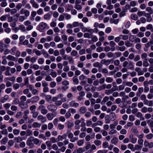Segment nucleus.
Returning <instances> with one entry per match:
<instances>
[{
  "label": "nucleus",
  "mask_w": 153,
  "mask_h": 153,
  "mask_svg": "<svg viewBox=\"0 0 153 153\" xmlns=\"http://www.w3.org/2000/svg\"><path fill=\"white\" fill-rule=\"evenodd\" d=\"M52 71L51 73V75L53 77H55L57 75V73L55 71H53V70H51Z\"/></svg>",
  "instance_id": "nucleus-63"
},
{
  "label": "nucleus",
  "mask_w": 153,
  "mask_h": 153,
  "mask_svg": "<svg viewBox=\"0 0 153 153\" xmlns=\"http://www.w3.org/2000/svg\"><path fill=\"white\" fill-rule=\"evenodd\" d=\"M45 143L47 147L49 148V149L50 150L51 149V148L50 147L52 145L51 142L49 141H46Z\"/></svg>",
  "instance_id": "nucleus-50"
},
{
  "label": "nucleus",
  "mask_w": 153,
  "mask_h": 153,
  "mask_svg": "<svg viewBox=\"0 0 153 153\" xmlns=\"http://www.w3.org/2000/svg\"><path fill=\"white\" fill-rule=\"evenodd\" d=\"M147 123L149 124V126L152 128H153V121L150 120L147 121Z\"/></svg>",
  "instance_id": "nucleus-35"
},
{
  "label": "nucleus",
  "mask_w": 153,
  "mask_h": 153,
  "mask_svg": "<svg viewBox=\"0 0 153 153\" xmlns=\"http://www.w3.org/2000/svg\"><path fill=\"white\" fill-rule=\"evenodd\" d=\"M131 19L134 20H136L138 18L137 15L132 14L131 16Z\"/></svg>",
  "instance_id": "nucleus-58"
},
{
  "label": "nucleus",
  "mask_w": 153,
  "mask_h": 153,
  "mask_svg": "<svg viewBox=\"0 0 153 153\" xmlns=\"http://www.w3.org/2000/svg\"><path fill=\"white\" fill-rule=\"evenodd\" d=\"M133 125V123L131 122H128L126 125L124 127L125 128H127L128 127H131Z\"/></svg>",
  "instance_id": "nucleus-47"
},
{
  "label": "nucleus",
  "mask_w": 153,
  "mask_h": 153,
  "mask_svg": "<svg viewBox=\"0 0 153 153\" xmlns=\"http://www.w3.org/2000/svg\"><path fill=\"white\" fill-rule=\"evenodd\" d=\"M14 140L16 141L17 143H19L23 140L22 137L19 136L15 137Z\"/></svg>",
  "instance_id": "nucleus-22"
},
{
  "label": "nucleus",
  "mask_w": 153,
  "mask_h": 153,
  "mask_svg": "<svg viewBox=\"0 0 153 153\" xmlns=\"http://www.w3.org/2000/svg\"><path fill=\"white\" fill-rule=\"evenodd\" d=\"M41 124L36 122H34L32 124V127L34 128H39L41 126Z\"/></svg>",
  "instance_id": "nucleus-16"
},
{
  "label": "nucleus",
  "mask_w": 153,
  "mask_h": 153,
  "mask_svg": "<svg viewBox=\"0 0 153 153\" xmlns=\"http://www.w3.org/2000/svg\"><path fill=\"white\" fill-rule=\"evenodd\" d=\"M113 92L112 91V90L111 89L110 90H105V94L107 95H109L110 94L112 93H113Z\"/></svg>",
  "instance_id": "nucleus-52"
},
{
  "label": "nucleus",
  "mask_w": 153,
  "mask_h": 153,
  "mask_svg": "<svg viewBox=\"0 0 153 153\" xmlns=\"http://www.w3.org/2000/svg\"><path fill=\"white\" fill-rule=\"evenodd\" d=\"M6 0H2L1 4V6L2 7H4L7 5V3L6 2Z\"/></svg>",
  "instance_id": "nucleus-31"
},
{
  "label": "nucleus",
  "mask_w": 153,
  "mask_h": 153,
  "mask_svg": "<svg viewBox=\"0 0 153 153\" xmlns=\"http://www.w3.org/2000/svg\"><path fill=\"white\" fill-rule=\"evenodd\" d=\"M68 111L71 113L72 114H74L76 113V110L74 108H70L68 109Z\"/></svg>",
  "instance_id": "nucleus-54"
},
{
  "label": "nucleus",
  "mask_w": 153,
  "mask_h": 153,
  "mask_svg": "<svg viewBox=\"0 0 153 153\" xmlns=\"http://www.w3.org/2000/svg\"><path fill=\"white\" fill-rule=\"evenodd\" d=\"M69 105L71 107H75V108L78 107L79 106V104L78 103L76 102L74 100L71 101L69 103Z\"/></svg>",
  "instance_id": "nucleus-5"
},
{
  "label": "nucleus",
  "mask_w": 153,
  "mask_h": 153,
  "mask_svg": "<svg viewBox=\"0 0 153 153\" xmlns=\"http://www.w3.org/2000/svg\"><path fill=\"white\" fill-rule=\"evenodd\" d=\"M39 97L38 96H36L32 97L30 100L32 103H36L39 100Z\"/></svg>",
  "instance_id": "nucleus-9"
},
{
  "label": "nucleus",
  "mask_w": 153,
  "mask_h": 153,
  "mask_svg": "<svg viewBox=\"0 0 153 153\" xmlns=\"http://www.w3.org/2000/svg\"><path fill=\"white\" fill-rule=\"evenodd\" d=\"M93 66L95 67H98L100 68L102 67V65H101L99 62H97L94 63Z\"/></svg>",
  "instance_id": "nucleus-30"
},
{
  "label": "nucleus",
  "mask_w": 153,
  "mask_h": 153,
  "mask_svg": "<svg viewBox=\"0 0 153 153\" xmlns=\"http://www.w3.org/2000/svg\"><path fill=\"white\" fill-rule=\"evenodd\" d=\"M42 53L44 55V56L48 58L49 56V55L44 50H42Z\"/></svg>",
  "instance_id": "nucleus-49"
},
{
  "label": "nucleus",
  "mask_w": 153,
  "mask_h": 153,
  "mask_svg": "<svg viewBox=\"0 0 153 153\" xmlns=\"http://www.w3.org/2000/svg\"><path fill=\"white\" fill-rule=\"evenodd\" d=\"M33 51L35 52L36 54L38 56L41 55L42 53L40 51L37 50H34Z\"/></svg>",
  "instance_id": "nucleus-55"
},
{
  "label": "nucleus",
  "mask_w": 153,
  "mask_h": 153,
  "mask_svg": "<svg viewBox=\"0 0 153 153\" xmlns=\"http://www.w3.org/2000/svg\"><path fill=\"white\" fill-rule=\"evenodd\" d=\"M82 70L84 72L85 74L88 75L90 73L88 69H86L85 68H83Z\"/></svg>",
  "instance_id": "nucleus-39"
},
{
  "label": "nucleus",
  "mask_w": 153,
  "mask_h": 153,
  "mask_svg": "<svg viewBox=\"0 0 153 153\" xmlns=\"http://www.w3.org/2000/svg\"><path fill=\"white\" fill-rule=\"evenodd\" d=\"M23 113L21 111L18 112L17 113L16 115V117L17 118H20L22 117Z\"/></svg>",
  "instance_id": "nucleus-28"
},
{
  "label": "nucleus",
  "mask_w": 153,
  "mask_h": 153,
  "mask_svg": "<svg viewBox=\"0 0 153 153\" xmlns=\"http://www.w3.org/2000/svg\"><path fill=\"white\" fill-rule=\"evenodd\" d=\"M110 118L111 120L114 121L116 119V114L113 112L111 113L110 114Z\"/></svg>",
  "instance_id": "nucleus-15"
},
{
  "label": "nucleus",
  "mask_w": 153,
  "mask_h": 153,
  "mask_svg": "<svg viewBox=\"0 0 153 153\" xmlns=\"http://www.w3.org/2000/svg\"><path fill=\"white\" fill-rule=\"evenodd\" d=\"M7 58L8 59L10 60L13 61H17V59L16 58L10 55H8L7 57Z\"/></svg>",
  "instance_id": "nucleus-14"
},
{
  "label": "nucleus",
  "mask_w": 153,
  "mask_h": 153,
  "mask_svg": "<svg viewBox=\"0 0 153 153\" xmlns=\"http://www.w3.org/2000/svg\"><path fill=\"white\" fill-rule=\"evenodd\" d=\"M146 10L150 14H152L153 13V10L150 7H147L146 8Z\"/></svg>",
  "instance_id": "nucleus-43"
},
{
  "label": "nucleus",
  "mask_w": 153,
  "mask_h": 153,
  "mask_svg": "<svg viewBox=\"0 0 153 153\" xmlns=\"http://www.w3.org/2000/svg\"><path fill=\"white\" fill-rule=\"evenodd\" d=\"M38 108L41 111V113L44 115L46 114L48 112V110L44 105H40Z\"/></svg>",
  "instance_id": "nucleus-2"
},
{
  "label": "nucleus",
  "mask_w": 153,
  "mask_h": 153,
  "mask_svg": "<svg viewBox=\"0 0 153 153\" xmlns=\"http://www.w3.org/2000/svg\"><path fill=\"white\" fill-rule=\"evenodd\" d=\"M19 29L22 30V31H24L25 30V27L23 25H19Z\"/></svg>",
  "instance_id": "nucleus-56"
},
{
  "label": "nucleus",
  "mask_w": 153,
  "mask_h": 153,
  "mask_svg": "<svg viewBox=\"0 0 153 153\" xmlns=\"http://www.w3.org/2000/svg\"><path fill=\"white\" fill-rule=\"evenodd\" d=\"M87 111L86 108L85 106L81 107L79 109V111L81 114H85Z\"/></svg>",
  "instance_id": "nucleus-13"
},
{
  "label": "nucleus",
  "mask_w": 153,
  "mask_h": 153,
  "mask_svg": "<svg viewBox=\"0 0 153 153\" xmlns=\"http://www.w3.org/2000/svg\"><path fill=\"white\" fill-rule=\"evenodd\" d=\"M19 85L18 83L14 84L13 85V88L15 90L19 89Z\"/></svg>",
  "instance_id": "nucleus-61"
},
{
  "label": "nucleus",
  "mask_w": 153,
  "mask_h": 153,
  "mask_svg": "<svg viewBox=\"0 0 153 153\" xmlns=\"http://www.w3.org/2000/svg\"><path fill=\"white\" fill-rule=\"evenodd\" d=\"M27 97L25 96H22L20 97V100L21 101L20 102H24L26 100Z\"/></svg>",
  "instance_id": "nucleus-46"
},
{
  "label": "nucleus",
  "mask_w": 153,
  "mask_h": 153,
  "mask_svg": "<svg viewBox=\"0 0 153 153\" xmlns=\"http://www.w3.org/2000/svg\"><path fill=\"white\" fill-rule=\"evenodd\" d=\"M109 98L108 96L105 97L103 99V100L101 102V104L102 105H103L105 104V102L107 101H108L109 100Z\"/></svg>",
  "instance_id": "nucleus-20"
},
{
  "label": "nucleus",
  "mask_w": 153,
  "mask_h": 153,
  "mask_svg": "<svg viewBox=\"0 0 153 153\" xmlns=\"http://www.w3.org/2000/svg\"><path fill=\"white\" fill-rule=\"evenodd\" d=\"M45 99L47 101L49 102L51 100L52 97L50 95H47L45 96Z\"/></svg>",
  "instance_id": "nucleus-42"
},
{
  "label": "nucleus",
  "mask_w": 153,
  "mask_h": 153,
  "mask_svg": "<svg viewBox=\"0 0 153 153\" xmlns=\"http://www.w3.org/2000/svg\"><path fill=\"white\" fill-rule=\"evenodd\" d=\"M33 143L36 145H40L41 144V141L39 139L37 138H33Z\"/></svg>",
  "instance_id": "nucleus-11"
},
{
  "label": "nucleus",
  "mask_w": 153,
  "mask_h": 153,
  "mask_svg": "<svg viewBox=\"0 0 153 153\" xmlns=\"http://www.w3.org/2000/svg\"><path fill=\"white\" fill-rule=\"evenodd\" d=\"M125 45L128 47H133L134 46V45L128 41H127L125 42Z\"/></svg>",
  "instance_id": "nucleus-17"
},
{
  "label": "nucleus",
  "mask_w": 153,
  "mask_h": 153,
  "mask_svg": "<svg viewBox=\"0 0 153 153\" xmlns=\"http://www.w3.org/2000/svg\"><path fill=\"white\" fill-rule=\"evenodd\" d=\"M146 28L147 30H150L152 32H153V27L152 25L150 24L148 25Z\"/></svg>",
  "instance_id": "nucleus-34"
},
{
  "label": "nucleus",
  "mask_w": 153,
  "mask_h": 153,
  "mask_svg": "<svg viewBox=\"0 0 153 153\" xmlns=\"http://www.w3.org/2000/svg\"><path fill=\"white\" fill-rule=\"evenodd\" d=\"M151 45L148 42L145 45V47L144 48V50L147 51H148V48Z\"/></svg>",
  "instance_id": "nucleus-37"
},
{
  "label": "nucleus",
  "mask_w": 153,
  "mask_h": 153,
  "mask_svg": "<svg viewBox=\"0 0 153 153\" xmlns=\"http://www.w3.org/2000/svg\"><path fill=\"white\" fill-rule=\"evenodd\" d=\"M51 14H50L49 13L46 14L44 16V19L46 20L49 19L51 18Z\"/></svg>",
  "instance_id": "nucleus-36"
},
{
  "label": "nucleus",
  "mask_w": 153,
  "mask_h": 153,
  "mask_svg": "<svg viewBox=\"0 0 153 153\" xmlns=\"http://www.w3.org/2000/svg\"><path fill=\"white\" fill-rule=\"evenodd\" d=\"M33 138H34L33 137H29L27 139L26 142L27 145L29 146L30 149L32 148L34 146V143L32 142L33 141Z\"/></svg>",
  "instance_id": "nucleus-1"
},
{
  "label": "nucleus",
  "mask_w": 153,
  "mask_h": 153,
  "mask_svg": "<svg viewBox=\"0 0 153 153\" xmlns=\"http://www.w3.org/2000/svg\"><path fill=\"white\" fill-rule=\"evenodd\" d=\"M9 14L5 15L4 16H1L0 18V19L1 21H4L5 20L7 17H9Z\"/></svg>",
  "instance_id": "nucleus-33"
},
{
  "label": "nucleus",
  "mask_w": 153,
  "mask_h": 153,
  "mask_svg": "<svg viewBox=\"0 0 153 153\" xmlns=\"http://www.w3.org/2000/svg\"><path fill=\"white\" fill-rule=\"evenodd\" d=\"M81 29L82 31L83 32H85L87 31L89 33H90L91 34H92L93 33H94V30L93 29H89L84 27H82Z\"/></svg>",
  "instance_id": "nucleus-4"
},
{
  "label": "nucleus",
  "mask_w": 153,
  "mask_h": 153,
  "mask_svg": "<svg viewBox=\"0 0 153 153\" xmlns=\"http://www.w3.org/2000/svg\"><path fill=\"white\" fill-rule=\"evenodd\" d=\"M122 102H123L122 105L121 104L119 105V106L122 108L125 107L127 105L126 101H124Z\"/></svg>",
  "instance_id": "nucleus-53"
},
{
  "label": "nucleus",
  "mask_w": 153,
  "mask_h": 153,
  "mask_svg": "<svg viewBox=\"0 0 153 153\" xmlns=\"http://www.w3.org/2000/svg\"><path fill=\"white\" fill-rule=\"evenodd\" d=\"M73 80L74 84H78L79 83V81L76 76H74L73 78Z\"/></svg>",
  "instance_id": "nucleus-27"
},
{
  "label": "nucleus",
  "mask_w": 153,
  "mask_h": 153,
  "mask_svg": "<svg viewBox=\"0 0 153 153\" xmlns=\"http://www.w3.org/2000/svg\"><path fill=\"white\" fill-rule=\"evenodd\" d=\"M127 67L128 69H132L133 68L134 66L132 62L131 61H130L129 62Z\"/></svg>",
  "instance_id": "nucleus-29"
},
{
  "label": "nucleus",
  "mask_w": 153,
  "mask_h": 153,
  "mask_svg": "<svg viewBox=\"0 0 153 153\" xmlns=\"http://www.w3.org/2000/svg\"><path fill=\"white\" fill-rule=\"evenodd\" d=\"M136 36L134 35H131L129 38V40L130 42H133L135 40Z\"/></svg>",
  "instance_id": "nucleus-19"
},
{
  "label": "nucleus",
  "mask_w": 153,
  "mask_h": 153,
  "mask_svg": "<svg viewBox=\"0 0 153 153\" xmlns=\"http://www.w3.org/2000/svg\"><path fill=\"white\" fill-rule=\"evenodd\" d=\"M73 8V6L71 5H68L66 9L67 11H69L71 10Z\"/></svg>",
  "instance_id": "nucleus-62"
},
{
  "label": "nucleus",
  "mask_w": 153,
  "mask_h": 153,
  "mask_svg": "<svg viewBox=\"0 0 153 153\" xmlns=\"http://www.w3.org/2000/svg\"><path fill=\"white\" fill-rule=\"evenodd\" d=\"M78 54L77 52L75 50H73L71 53V55L73 56H76V57L78 58V56H77Z\"/></svg>",
  "instance_id": "nucleus-26"
},
{
  "label": "nucleus",
  "mask_w": 153,
  "mask_h": 153,
  "mask_svg": "<svg viewBox=\"0 0 153 153\" xmlns=\"http://www.w3.org/2000/svg\"><path fill=\"white\" fill-rule=\"evenodd\" d=\"M102 146L103 148L104 149L108 148V143L106 142H104L102 144Z\"/></svg>",
  "instance_id": "nucleus-59"
},
{
  "label": "nucleus",
  "mask_w": 153,
  "mask_h": 153,
  "mask_svg": "<svg viewBox=\"0 0 153 153\" xmlns=\"http://www.w3.org/2000/svg\"><path fill=\"white\" fill-rule=\"evenodd\" d=\"M8 141V139L6 137L3 138L1 141V143L4 144L7 143Z\"/></svg>",
  "instance_id": "nucleus-45"
},
{
  "label": "nucleus",
  "mask_w": 153,
  "mask_h": 153,
  "mask_svg": "<svg viewBox=\"0 0 153 153\" xmlns=\"http://www.w3.org/2000/svg\"><path fill=\"white\" fill-rule=\"evenodd\" d=\"M71 116V114L68 111L65 113V117L66 119H69Z\"/></svg>",
  "instance_id": "nucleus-40"
},
{
  "label": "nucleus",
  "mask_w": 153,
  "mask_h": 153,
  "mask_svg": "<svg viewBox=\"0 0 153 153\" xmlns=\"http://www.w3.org/2000/svg\"><path fill=\"white\" fill-rule=\"evenodd\" d=\"M131 131L133 133H138V131L137 130V128L135 126H133L132 129H131Z\"/></svg>",
  "instance_id": "nucleus-51"
},
{
  "label": "nucleus",
  "mask_w": 153,
  "mask_h": 153,
  "mask_svg": "<svg viewBox=\"0 0 153 153\" xmlns=\"http://www.w3.org/2000/svg\"><path fill=\"white\" fill-rule=\"evenodd\" d=\"M26 136H29L32 135L33 134L32 132L30 130L28 129L26 131Z\"/></svg>",
  "instance_id": "nucleus-60"
},
{
  "label": "nucleus",
  "mask_w": 153,
  "mask_h": 153,
  "mask_svg": "<svg viewBox=\"0 0 153 153\" xmlns=\"http://www.w3.org/2000/svg\"><path fill=\"white\" fill-rule=\"evenodd\" d=\"M94 143L97 146H99L100 145L102 144V142L101 141L98 140H95L94 141Z\"/></svg>",
  "instance_id": "nucleus-38"
},
{
  "label": "nucleus",
  "mask_w": 153,
  "mask_h": 153,
  "mask_svg": "<svg viewBox=\"0 0 153 153\" xmlns=\"http://www.w3.org/2000/svg\"><path fill=\"white\" fill-rule=\"evenodd\" d=\"M31 113L32 114V117L34 118H36L38 116V113L35 111H33L31 112Z\"/></svg>",
  "instance_id": "nucleus-21"
},
{
  "label": "nucleus",
  "mask_w": 153,
  "mask_h": 153,
  "mask_svg": "<svg viewBox=\"0 0 153 153\" xmlns=\"http://www.w3.org/2000/svg\"><path fill=\"white\" fill-rule=\"evenodd\" d=\"M39 26L40 30H42L47 27V25L45 23L42 22L39 24Z\"/></svg>",
  "instance_id": "nucleus-8"
},
{
  "label": "nucleus",
  "mask_w": 153,
  "mask_h": 153,
  "mask_svg": "<svg viewBox=\"0 0 153 153\" xmlns=\"http://www.w3.org/2000/svg\"><path fill=\"white\" fill-rule=\"evenodd\" d=\"M20 131L19 129H14L13 131V133L15 135H18Z\"/></svg>",
  "instance_id": "nucleus-48"
},
{
  "label": "nucleus",
  "mask_w": 153,
  "mask_h": 153,
  "mask_svg": "<svg viewBox=\"0 0 153 153\" xmlns=\"http://www.w3.org/2000/svg\"><path fill=\"white\" fill-rule=\"evenodd\" d=\"M19 106L22 109H26L28 107V105L27 104H25V102H20Z\"/></svg>",
  "instance_id": "nucleus-10"
},
{
  "label": "nucleus",
  "mask_w": 153,
  "mask_h": 153,
  "mask_svg": "<svg viewBox=\"0 0 153 153\" xmlns=\"http://www.w3.org/2000/svg\"><path fill=\"white\" fill-rule=\"evenodd\" d=\"M128 148L131 149L132 151H134V145L133 144L129 143L128 145Z\"/></svg>",
  "instance_id": "nucleus-44"
},
{
  "label": "nucleus",
  "mask_w": 153,
  "mask_h": 153,
  "mask_svg": "<svg viewBox=\"0 0 153 153\" xmlns=\"http://www.w3.org/2000/svg\"><path fill=\"white\" fill-rule=\"evenodd\" d=\"M106 81L108 83H111L113 81V79L110 77H107L106 78Z\"/></svg>",
  "instance_id": "nucleus-57"
},
{
  "label": "nucleus",
  "mask_w": 153,
  "mask_h": 153,
  "mask_svg": "<svg viewBox=\"0 0 153 153\" xmlns=\"http://www.w3.org/2000/svg\"><path fill=\"white\" fill-rule=\"evenodd\" d=\"M90 33H86L84 34V37L85 38L90 39L91 38L92 35Z\"/></svg>",
  "instance_id": "nucleus-32"
},
{
  "label": "nucleus",
  "mask_w": 153,
  "mask_h": 153,
  "mask_svg": "<svg viewBox=\"0 0 153 153\" xmlns=\"http://www.w3.org/2000/svg\"><path fill=\"white\" fill-rule=\"evenodd\" d=\"M39 66L37 64H31L30 65V68H33L36 70H37L39 69Z\"/></svg>",
  "instance_id": "nucleus-24"
},
{
  "label": "nucleus",
  "mask_w": 153,
  "mask_h": 153,
  "mask_svg": "<svg viewBox=\"0 0 153 153\" xmlns=\"http://www.w3.org/2000/svg\"><path fill=\"white\" fill-rule=\"evenodd\" d=\"M20 102L19 99L18 98H16L13 100L12 104L14 105H19Z\"/></svg>",
  "instance_id": "nucleus-23"
},
{
  "label": "nucleus",
  "mask_w": 153,
  "mask_h": 153,
  "mask_svg": "<svg viewBox=\"0 0 153 153\" xmlns=\"http://www.w3.org/2000/svg\"><path fill=\"white\" fill-rule=\"evenodd\" d=\"M37 119L39 120H40L42 123L45 122L47 121L46 117L41 115H39L37 117Z\"/></svg>",
  "instance_id": "nucleus-6"
},
{
  "label": "nucleus",
  "mask_w": 153,
  "mask_h": 153,
  "mask_svg": "<svg viewBox=\"0 0 153 153\" xmlns=\"http://www.w3.org/2000/svg\"><path fill=\"white\" fill-rule=\"evenodd\" d=\"M118 141V139L116 137H114L111 140V142L113 144H116Z\"/></svg>",
  "instance_id": "nucleus-18"
},
{
  "label": "nucleus",
  "mask_w": 153,
  "mask_h": 153,
  "mask_svg": "<svg viewBox=\"0 0 153 153\" xmlns=\"http://www.w3.org/2000/svg\"><path fill=\"white\" fill-rule=\"evenodd\" d=\"M17 48L16 47V46L14 47L13 48H12L11 50V53L12 55H14L15 53V52L16 51V50Z\"/></svg>",
  "instance_id": "nucleus-41"
},
{
  "label": "nucleus",
  "mask_w": 153,
  "mask_h": 153,
  "mask_svg": "<svg viewBox=\"0 0 153 153\" xmlns=\"http://www.w3.org/2000/svg\"><path fill=\"white\" fill-rule=\"evenodd\" d=\"M0 47L1 49V52H2L4 51L5 49L7 48L6 45L4 43L1 42L0 43Z\"/></svg>",
  "instance_id": "nucleus-12"
},
{
  "label": "nucleus",
  "mask_w": 153,
  "mask_h": 153,
  "mask_svg": "<svg viewBox=\"0 0 153 153\" xmlns=\"http://www.w3.org/2000/svg\"><path fill=\"white\" fill-rule=\"evenodd\" d=\"M47 108L48 110L52 112H55L57 109V106L54 105L50 104L47 106Z\"/></svg>",
  "instance_id": "nucleus-3"
},
{
  "label": "nucleus",
  "mask_w": 153,
  "mask_h": 153,
  "mask_svg": "<svg viewBox=\"0 0 153 153\" xmlns=\"http://www.w3.org/2000/svg\"><path fill=\"white\" fill-rule=\"evenodd\" d=\"M47 117L48 120H51L53 117V114L51 113H48L47 115Z\"/></svg>",
  "instance_id": "nucleus-25"
},
{
  "label": "nucleus",
  "mask_w": 153,
  "mask_h": 153,
  "mask_svg": "<svg viewBox=\"0 0 153 153\" xmlns=\"http://www.w3.org/2000/svg\"><path fill=\"white\" fill-rule=\"evenodd\" d=\"M111 59H103L101 60V62L105 65H108L111 63Z\"/></svg>",
  "instance_id": "nucleus-7"
},
{
  "label": "nucleus",
  "mask_w": 153,
  "mask_h": 153,
  "mask_svg": "<svg viewBox=\"0 0 153 153\" xmlns=\"http://www.w3.org/2000/svg\"><path fill=\"white\" fill-rule=\"evenodd\" d=\"M60 40L61 39L59 36H56L54 38V40L56 42H59L60 41Z\"/></svg>",
  "instance_id": "nucleus-64"
}]
</instances>
